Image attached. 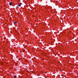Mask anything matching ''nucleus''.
Instances as JSON below:
<instances>
[{
  "mask_svg": "<svg viewBox=\"0 0 78 78\" xmlns=\"http://www.w3.org/2000/svg\"><path fill=\"white\" fill-rule=\"evenodd\" d=\"M9 4L10 5H12V2H11L9 3Z\"/></svg>",
  "mask_w": 78,
  "mask_h": 78,
  "instance_id": "7ed1b4c3",
  "label": "nucleus"
},
{
  "mask_svg": "<svg viewBox=\"0 0 78 78\" xmlns=\"http://www.w3.org/2000/svg\"><path fill=\"white\" fill-rule=\"evenodd\" d=\"M55 70H57V71H58H58H59H59H61H61H62V70H61V69H55Z\"/></svg>",
  "mask_w": 78,
  "mask_h": 78,
  "instance_id": "f03ea898",
  "label": "nucleus"
},
{
  "mask_svg": "<svg viewBox=\"0 0 78 78\" xmlns=\"http://www.w3.org/2000/svg\"><path fill=\"white\" fill-rule=\"evenodd\" d=\"M14 77H15V78H17V76H14Z\"/></svg>",
  "mask_w": 78,
  "mask_h": 78,
  "instance_id": "39448f33",
  "label": "nucleus"
},
{
  "mask_svg": "<svg viewBox=\"0 0 78 78\" xmlns=\"http://www.w3.org/2000/svg\"><path fill=\"white\" fill-rule=\"evenodd\" d=\"M21 5H22V3H20L19 4V5H18V6H20H20H21Z\"/></svg>",
  "mask_w": 78,
  "mask_h": 78,
  "instance_id": "f257e3e1",
  "label": "nucleus"
},
{
  "mask_svg": "<svg viewBox=\"0 0 78 78\" xmlns=\"http://www.w3.org/2000/svg\"><path fill=\"white\" fill-rule=\"evenodd\" d=\"M16 23H17V22H13V23H14V24H16Z\"/></svg>",
  "mask_w": 78,
  "mask_h": 78,
  "instance_id": "20e7f679",
  "label": "nucleus"
}]
</instances>
